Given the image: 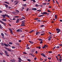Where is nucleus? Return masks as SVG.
<instances>
[{
    "label": "nucleus",
    "instance_id": "obj_1",
    "mask_svg": "<svg viewBox=\"0 0 62 62\" xmlns=\"http://www.w3.org/2000/svg\"><path fill=\"white\" fill-rule=\"evenodd\" d=\"M4 4L6 8H8V9H10V8H11V7L10 6H8V5L5 4Z\"/></svg>",
    "mask_w": 62,
    "mask_h": 62
},
{
    "label": "nucleus",
    "instance_id": "obj_2",
    "mask_svg": "<svg viewBox=\"0 0 62 62\" xmlns=\"http://www.w3.org/2000/svg\"><path fill=\"white\" fill-rule=\"evenodd\" d=\"M41 14H43V15H45V14H47V15H49V13H47L46 12H44L43 13H41Z\"/></svg>",
    "mask_w": 62,
    "mask_h": 62
},
{
    "label": "nucleus",
    "instance_id": "obj_3",
    "mask_svg": "<svg viewBox=\"0 0 62 62\" xmlns=\"http://www.w3.org/2000/svg\"><path fill=\"white\" fill-rule=\"evenodd\" d=\"M4 53H5L6 55H7V56H9V55H8V51H5Z\"/></svg>",
    "mask_w": 62,
    "mask_h": 62
},
{
    "label": "nucleus",
    "instance_id": "obj_4",
    "mask_svg": "<svg viewBox=\"0 0 62 62\" xmlns=\"http://www.w3.org/2000/svg\"><path fill=\"white\" fill-rule=\"evenodd\" d=\"M56 31H57V33H59L60 31V29H59V28H57L56 29Z\"/></svg>",
    "mask_w": 62,
    "mask_h": 62
},
{
    "label": "nucleus",
    "instance_id": "obj_5",
    "mask_svg": "<svg viewBox=\"0 0 62 62\" xmlns=\"http://www.w3.org/2000/svg\"><path fill=\"white\" fill-rule=\"evenodd\" d=\"M0 22L1 23H2L3 24H4V25H6V23H4V22L0 20Z\"/></svg>",
    "mask_w": 62,
    "mask_h": 62
},
{
    "label": "nucleus",
    "instance_id": "obj_6",
    "mask_svg": "<svg viewBox=\"0 0 62 62\" xmlns=\"http://www.w3.org/2000/svg\"><path fill=\"white\" fill-rule=\"evenodd\" d=\"M5 49H6L7 51H8V52H11V50L10 49H9V48H7V47H6V48H5Z\"/></svg>",
    "mask_w": 62,
    "mask_h": 62
},
{
    "label": "nucleus",
    "instance_id": "obj_7",
    "mask_svg": "<svg viewBox=\"0 0 62 62\" xmlns=\"http://www.w3.org/2000/svg\"><path fill=\"white\" fill-rule=\"evenodd\" d=\"M40 54L42 55V56H44V57H46V56L45 55V54H43V53H41Z\"/></svg>",
    "mask_w": 62,
    "mask_h": 62
},
{
    "label": "nucleus",
    "instance_id": "obj_8",
    "mask_svg": "<svg viewBox=\"0 0 62 62\" xmlns=\"http://www.w3.org/2000/svg\"><path fill=\"white\" fill-rule=\"evenodd\" d=\"M16 32H22V30L20 29H18L16 31Z\"/></svg>",
    "mask_w": 62,
    "mask_h": 62
},
{
    "label": "nucleus",
    "instance_id": "obj_9",
    "mask_svg": "<svg viewBox=\"0 0 62 62\" xmlns=\"http://www.w3.org/2000/svg\"><path fill=\"white\" fill-rule=\"evenodd\" d=\"M1 16H2V17L3 18H6V14H5L4 15H1Z\"/></svg>",
    "mask_w": 62,
    "mask_h": 62
},
{
    "label": "nucleus",
    "instance_id": "obj_10",
    "mask_svg": "<svg viewBox=\"0 0 62 62\" xmlns=\"http://www.w3.org/2000/svg\"><path fill=\"white\" fill-rule=\"evenodd\" d=\"M40 34V32H37L36 33V35H37V36H39V35Z\"/></svg>",
    "mask_w": 62,
    "mask_h": 62
},
{
    "label": "nucleus",
    "instance_id": "obj_11",
    "mask_svg": "<svg viewBox=\"0 0 62 62\" xmlns=\"http://www.w3.org/2000/svg\"><path fill=\"white\" fill-rule=\"evenodd\" d=\"M9 30L10 31L11 34H13V32H12V30H11L10 28H9Z\"/></svg>",
    "mask_w": 62,
    "mask_h": 62
},
{
    "label": "nucleus",
    "instance_id": "obj_12",
    "mask_svg": "<svg viewBox=\"0 0 62 62\" xmlns=\"http://www.w3.org/2000/svg\"><path fill=\"white\" fill-rule=\"evenodd\" d=\"M31 10H36L37 8H31Z\"/></svg>",
    "mask_w": 62,
    "mask_h": 62
},
{
    "label": "nucleus",
    "instance_id": "obj_13",
    "mask_svg": "<svg viewBox=\"0 0 62 62\" xmlns=\"http://www.w3.org/2000/svg\"><path fill=\"white\" fill-rule=\"evenodd\" d=\"M51 37H52V36H50L49 37V39H48V41H50V40H51L50 39L51 38Z\"/></svg>",
    "mask_w": 62,
    "mask_h": 62
},
{
    "label": "nucleus",
    "instance_id": "obj_14",
    "mask_svg": "<svg viewBox=\"0 0 62 62\" xmlns=\"http://www.w3.org/2000/svg\"><path fill=\"white\" fill-rule=\"evenodd\" d=\"M19 22V19H18L16 20V23H18Z\"/></svg>",
    "mask_w": 62,
    "mask_h": 62
},
{
    "label": "nucleus",
    "instance_id": "obj_15",
    "mask_svg": "<svg viewBox=\"0 0 62 62\" xmlns=\"http://www.w3.org/2000/svg\"><path fill=\"white\" fill-rule=\"evenodd\" d=\"M0 44L2 46H4V44L3 43V42H2L1 43H0Z\"/></svg>",
    "mask_w": 62,
    "mask_h": 62
},
{
    "label": "nucleus",
    "instance_id": "obj_16",
    "mask_svg": "<svg viewBox=\"0 0 62 62\" xmlns=\"http://www.w3.org/2000/svg\"><path fill=\"white\" fill-rule=\"evenodd\" d=\"M2 21H5H5H6L7 20H6L5 19L3 18L2 19Z\"/></svg>",
    "mask_w": 62,
    "mask_h": 62
},
{
    "label": "nucleus",
    "instance_id": "obj_17",
    "mask_svg": "<svg viewBox=\"0 0 62 62\" xmlns=\"http://www.w3.org/2000/svg\"><path fill=\"white\" fill-rule=\"evenodd\" d=\"M1 35L2 36V37H4V34H3V33H1Z\"/></svg>",
    "mask_w": 62,
    "mask_h": 62
},
{
    "label": "nucleus",
    "instance_id": "obj_18",
    "mask_svg": "<svg viewBox=\"0 0 62 62\" xmlns=\"http://www.w3.org/2000/svg\"><path fill=\"white\" fill-rule=\"evenodd\" d=\"M4 45L5 46H6V47H8V45L6 43L4 44Z\"/></svg>",
    "mask_w": 62,
    "mask_h": 62
},
{
    "label": "nucleus",
    "instance_id": "obj_19",
    "mask_svg": "<svg viewBox=\"0 0 62 62\" xmlns=\"http://www.w3.org/2000/svg\"><path fill=\"white\" fill-rule=\"evenodd\" d=\"M38 40H39V41H42L43 40L39 38L38 39Z\"/></svg>",
    "mask_w": 62,
    "mask_h": 62
},
{
    "label": "nucleus",
    "instance_id": "obj_20",
    "mask_svg": "<svg viewBox=\"0 0 62 62\" xmlns=\"http://www.w3.org/2000/svg\"><path fill=\"white\" fill-rule=\"evenodd\" d=\"M22 6L23 7H26V4H23Z\"/></svg>",
    "mask_w": 62,
    "mask_h": 62
},
{
    "label": "nucleus",
    "instance_id": "obj_21",
    "mask_svg": "<svg viewBox=\"0 0 62 62\" xmlns=\"http://www.w3.org/2000/svg\"><path fill=\"white\" fill-rule=\"evenodd\" d=\"M29 42H30L31 44H33L34 43V42H33L30 41H29Z\"/></svg>",
    "mask_w": 62,
    "mask_h": 62
},
{
    "label": "nucleus",
    "instance_id": "obj_22",
    "mask_svg": "<svg viewBox=\"0 0 62 62\" xmlns=\"http://www.w3.org/2000/svg\"><path fill=\"white\" fill-rule=\"evenodd\" d=\"M59 62H61L62 61V59L61 58H59Z\"/></svg>",
    "mask_w": 62,
    "mask_h": 62
},
{
    "label": "nucleus",
    "instance_id": "obj_23",
    "mask_svg": "<svg viewBox=\"0 0 62 62\" xmlns=\"http://www.w3.org/2000/svg\"><path fill=\"white\" fill-rule=\"evenodd\" d=\"M34 51H35V50H34V49H32L31 50V53H33V52H34Z\"/></svg>",
    "mask_w": 62,
    "mask_h": 62
},
{
    "label": "nucleus",
    "instance_id": "obj_24",
    "mask_svg": "<svg viewBox=\"0 0 62 62\" xmlns=\"http://www.w3.org/2000/svg\"><path fill=\"white\" fill-rule=\"evenodd\" d=\"M5 3H6V4H9V2H8V1H5L4 2Z\"/></svg>",
    "mask_w": 62,
    "mask_h": 62
},
{
    "label": "nucleus",
    "instance_id": "obj_25",
    "mask_svg": "<svg viewBox=\"0 0 62 62\" xmlns=\"http://www.w3.org/2000/svg\"><path fill=\"white\" fill-rule=\"evenodd\" d=\"M31 1H33V2H34V3H36V1H35V0H31Z\"/></svg>",
    "mask_w": 62,
    "mask_h": 62
},
{
    "label": "nucleus",
    "instance_id": "obj_26",
    "mask_svg": "<svg viewBox=\"0 0 62 62\" xmlns=\"http://www.w3.org/2000/svg\"><path fill=\"white\" fill-rule=\"evenodd\" d=\"M25 22V20L23 21L22 22V23H24Z\"/></svg>",
    "mask_w": 62,
    "mask_h": 62
},
{
    "label": "nucleus",
    "instance_id": "obj_27",
    "mask_svg": "<svg viewBox=\"0 0 62 62\" xmlns=\"http://www.w3.org/2000/svg\"><path fill=\"white\" fill-rule=\"evenodd\" d=\"M37 21H38V22H40L41 20H39V19H37Z\"/></svg>",
    "mask_w": 62,
    "mask_h": 62
},
{
    "label": "nucleus",
    "instance_id": "obj_28",
    "mask_svg": "<svg viewBox=\"0 0 62 62\" xmlns=\"http://www.w3.org/2000/svg\"><path fill=\"white\" fill-rule=\"evenodd\" d=\"M0 28L1 29H2L3 28V27L1 26V25L0 24Z\"/></svg>",
    "mask_w": 62,
    "mask_h": 62
},
{
    "label": "nucleus",
    "instance_id": "obj_29",
    "mask_svg": "<svg viewBox=\"0 0 62 62\" xmlns=\"http://www.w3.org/2000/svg\"><path fill=\"white\" fill-rule=\"evenodd\" d=\"M27 61L29 62H31V60H30V59H28Z\"/></svg>",
    "mask_w": 62,
    "mask_h": 62
},
{
    "label": "nucleus",
    "instance_id": "obj_30",
    "mask_svg": "<svg viewBox=\"0 0 62 62\" xmlns=\"http://www.w3.org/2000/svg\"><path fill=\"white\" fill-rule=\"evenodd\" d=\"M46 47V45H45L42 48L43 49H44L45 47Z\"/></svg>",
    "mask_w": 62,
    "mask_h": 62
},
{
    "label": "nucleus",
    "instance_id": "obj_31",
    "mask_svg": "<svg viewBox=\"0 0 62 62\" xmlns=\"http://www.w3.org/2000/svg\"><path fill=\"white\" fill-rule=\"evenodd\" d=\"M12 49H15V47L14 46H13L12 47Z\"/></svg>",
    "mask_w": 62,
    "mask_h": 62
},
{
    "label": "nucleus",
    "instance_id": "obj_32",
    "mask_svg": "<svg viewBox=\"0 0 62 62\" xmlns=\"http://www.w3.org/2000/svg\"><path fill=\"white\" fill-rule=\"evenodd\" d=\"M6 16L8 17V18H9V16L6 14Z\"/></svg>",
    "mask_w": 62,
    "mask_h": 62
},
{
    "label": "nucleus",
    "instance_id": "obj_33",
    "mask_svg": "<svg viewBox=\"0 0 62 62\" xmlns=\"http://www.w3.org/2000/svg\"><path fill=\"white\" fill-rule=\"evenodd\" d=\"M35 6L36 7H39V6L38 5V4H36L35 5Z\"/></svg>",
    "mask_w": 62,
    "mask_h": 62
},
{
    "label": "nucleus",
    "instance_id": "obj_34",
    "mask_svg": "<svg viewBox=\"0 0 62 62\" xmlns=\"http://www.w3.org/2000/svg\"><path fill=\"white\" fill-rule=\"evenodd\" d=\"M29 54L31 55V56H33V55H33L32 54L30 53Z\"/></svg>",
    "mask_w": 62,
    "mask_h": 62
},
{
    "label": "nucleus",
    "instance_id": "obj_35",
    "mask_svg": "<svg viewBox=\"0 0 62 62\" xmlns=\"http://www.w3.org/2000/svg\"><path fill=\"white\" fill-rule=\"evenodd\" d=\"M18 3H19V2L17 1L16 2L15 4V5H16L18 4Z\"/></svg>",
    "mask_w": 62,
    "mask_h": 62
},
{
    "label": "nucleus",
    "instance_id": "obj_36",
    "mask_svg": "<svg viewBox=\"0 0 62 62\" xmlns=\"http://www.w3.org/2000/svg\"><path fill=\"white\" fill-rule=\"evenodd\" d=\"M44 26V25H41L40 27H43V26Z\"/></svg>",
    "mask_w": 62,
    "mask_h": 62
},
{
    "label": "nucleus",
    "instance_id": "obj_37",
    "mask_svg": "<svg viewBox=\"0 0 62 62\" xmlns=\"http://www.w3.org/2000/svg\"><path fill=\"white\" fill-rule=\"evenodd\" d=\"M44 31H43V30H42V31H41V33H44Z\"/></svg>",
    "mask_w": 62,
    "mask_h": 62
},
{
    "label": "nucleus",
    "instance_id": "obj_38",
    "mask_svg": "<svg viewBox=\"0 0 62 62\" xmlns=\"http://www.w3.org/2000/svg\"><path fill=\"white\" fill-rule=\"evenodd\" d=\"M23 54H27L26 53L24 52H23Z\"/></svg>",
    "mask_w": 62,
    "mask_h": 62
},
{
    "label": "nucleus",
    "instance_id": "obj_39",
    "mask_svg": "<svg viewBox=\"0 0 62 62\" xmlns=\"http://www.w3.org/2000/svg\"><path fill=\"white\" fill-rule=\"evenodd\" d=\"M9 44H12V43L11 42H9Z\"/></svg>",
    "mask_w": 62,
    "mask_h": 62
},
{
    "label": "nucleus",
    "instance_id": "obj_40",
    "mask_svg": "<svg viewBox=\"0 0 62 62\" xmlns=\"http://www.w3.org/2000/svg\"><path fill=\"white\" fill-rule=\"evenodd\" d=\"M54 17L55 19H57V16H56V15Z\"/></svg>",
    "mask_w": 62,
    "mask_h": 62
},
{
    "label": "nucleus",
    "instance_id": "obj_41",
    "mask_svg": "<svg viewBox=\"0 0 62 62\" xmlns=\"http://www.w3.org/2000/svg\"><path fill=\"white\" fill-rule=\"evenodd\" d=\"M52 51H48V53L49 54H50V53H52Z\"/></svg>",
    "mask_w": 62,
    "mask_h": 62
},
{
    "label": "nucleus",
    "instance_id": "obj_42",
    "mask_svg": "<svg viewBox=\"0 0 62 62\" xmlns=\"http://www.w3.org/2000/svg\"><path fill=\"white\" fill-rule=\"evenodd\" d=\"M13 59L10 60V62H12Z\"/></svg>",
    "mask_w": 62,
    "mask_h": 62
},
{
    "label": "nucleus",
    "instance_id": "obj_43",
    "mask_svg": "<svg viewBox=\"0 0 62 62\" xmlns=\"http://www.w3.org/2000/svg\"><path fill=\"white\" fill-rule=\"evenodd\" d=\"M44 34H45V33L41 34V36H43L44 35Z\"/></svg>",
    "mask_w": 62,
    "mask_h": 62
},
{
    "label": "nucleus",
    "instance_id": "obj_44",
    "mask_svg": "<svg viewBox=\"0 0 62 62\" xmlns=\"http://www.w3.org/2000/svg\"><path fill=\"white\" fill-rule=\"evenodd\" d=\"M43 16V15H41L40 16H38V17H41V16Z\"/></svg>",
    "mask_w": 62,
    "mask_h": 62
},
{
    "label": "nucleus",
    "instance_id": "obj_45",
    "mask_svg": "<svg viewBox=\"0 0 62 62\" xmlns=\"http://www.w3.org/2000/svg\"><path fill=\"white\" fill-rule=\"evenodd\" d=\"M4 35H6V36H8V34H7V33H5Z\"/></svg>",
    "mask_w": 62,
    "mask_h": 62
},
{
    "label": "nucleus",
    "instance_id": "obj_46",
    "mask_svg": "<svg viewBox=\"0 0 62 62\" xmlns=\"http://www.w3.org/2000/svg\"><path fill=\"white\" fill-rule=\"evenodd\" d=\"M27 45L26 46V48H27V47H28V46H29V45H28V44H27Z\"/></svg>",
    "mask_w": 62,
    "mask_h": 62
},
{
    "label": "nucleus",
    "instance_id": "obj_47",
    "mask_svg": "<svg viewBox=\"0 0 62 62\" xmlns=\"http://www.w3.org/2000/svg\"><path fill=\"white\" fill-rule=\"evenodd\" d=\"M26 49H28V50H29V49H30V48H29V47H26Z\"/></svg>",
    "mask_w": 62,
    "mask_h": 62
},
{
    "label": "nucleus",
    "instance_id": "obj_48",
    "mask_svg": "<svg viewBox=\"0 0 62 62\" xmlns=\"http://www.w3.org/2000/svg\"><path fill=\"white\" fill-rule=\"evenodd\" d=\"M56 48H57V49H59V48H60V47L59 46H57L56 47Z\"/></svg>",
    "mask_w": 62,
    "mask_h": 62
},
{
    "label": "nucleus",
    "instance_id": "obj_49",
    "mask_svg": "<svg viewBox=\"0 0 62 62\" xmlns=\"http://www.w3.org/2000/svg\"><path fill=\"white\" fill-rule=\"evenodd\" d=\"M46 3H44L42 4L46 5Z\"/></svg>",
    "mask_w": 62,
    "mask_h": 62
},
{
    "label": "nucleus",
    "instance_id": "obj_50",
    "mask_svg": "<svg viewBox=\"0 0 62 62\" xmlns=\"http://www.w3.org/2000/svg\"><path fill=\"white\" fill-rule=\"evenodd\" d=\"M47 11L48 12H50V11L49 10V9Z\"/></svg>",
    "mask_w": 62,
    "mask_h": 62
},
{
    "label": "nucleus",
    "instance_id": "obj_51",
    "mask_svg": "<svg viewBox=\"0 0 62 62\" xmlns=\"http://www.w3.org/2000/svg\"><path fill=\"white\" fill-rule=\"evenodd\" d=\"M21 25V26L22 27V26H25V25Z\"/></svg>",
    "mask_w": 62,
    "mask_h": 62
},
{
    "label": "nucleus",
    "instance_id": "obj_52",
    "mask_svg": "<svg viewBox=\"0 0 62 62\" xmlns=\"http://www.w3.org/2000/svg\"><path fill=\"white\" fill-rule=\"evenodd\" d=\"M18 62H21V61H20V60H19L18 61Z\"/></svg>",
    "mask_w": 62,
    "mask_h": 62
},
{
    "label": "nucleus",
    "instance_id": "obj_53",
    "mask_svg": "<svg viewBox=\"0 0 62 62\" xmlns=\"http://www.w3.org/2000/svg\"><path fill=\"white\" fill-rule=\"evenodd\" d=\"M35 53L36 54H37L38 53L37 51H36Z\"/></svg>",
    "mask_w": 62,
    "mask_h": 62
},
{
    "label": "nucleus",
    "instance_id": "obj_54",
    "mask_svg": "<svg viewBox=\"0 0 62 62\" xmlns=\"http://www.w3.org/2000/svg\"><path fill=\"white\" fill-rule=\"evenodd\" d=\"M48 46V45H46V48H47Z\"/></svg>",
    "mask_w": 62,
    "mask_h": 62
},
{
    "label": "nucleus",
    "instance_id": "obj_55",
    "mask_svg": "<svg viewBox=\"0 0 62 62\" xmlns=\"http://www.w3.org/2000/svg\"><path fill=\"white\" fill-rule=\"evenodd\" d=\"M37 11H41V10H38Z\"/></svg>",
    "mask_w": 62,
    "mask_h": 62
},
{
    "label": "nucleus",
    "instance_id": "obj_56",
    "mask_svg": "<svg viewBox=\"0 0 62 62\" xmlns=\"http://www.w3.org/2000/svg\"><path fill=\"white\" fill-rule=\"evenodd\" d=\"M38 48L39 49H41V47H40V46H39L38 47Z\"/></svg>",
    "mask_w": 62,
    "mask_h": 62
},
{
    "label": "nucleus",
    "instance_id": "obj_57",
    "mask_svg": "<svg viewBox=\"0 0 62 62\" xmlns=\"http://www.w3.org/2000/svg\"><path fill=\"white\" fill-rule=\"evenodd\" d=\"M15 60H14L13 59V61L12 62H15Z\"/></svg>",
    "mask_w": 62,
    "mask_h": 62
},
{
    "label": "nucleus",
    "instance_id": "obj_58",
    "mask_svg": "<svg viewBox=\"0 0 62 62\" xmlns=\"http://www.w3.org/2000/svg\"><path fill=\"white\" fill-rule=\"evenodd\" d=\"M42 42H43V41H40V44H41V43H42Z\"/></svg>",
    "mask_w": 62,
    "mask_h": 62
},
{
    "label": "nucleus",
    "instance_id": "obj_59",
    "mask_svg": "<svg viewBox=\"0 0 62 62\" xmlns=\"http://www.w3.org/2000/svg\"><path fill=\"white\" fill-rule=\"evenodd\" d=\"M8 25H9V26H11V24H10L9 23L8 24Z\"/></svg>",
    "mask_w": 62,
    "mask_h": 62
},
{
    "label": "nucleus",
    "instance_id": "obj_60",
    "mask_svg": "<svg viewBox=\"0 0 62 62\" xmlns=\"http://www.w3.org/2000/svg\"><path fill=\"white\" fill-rule=\"evenodd\" d=\"M16 12H19V11H18V10H16Z\"/></svg>",
    "mask_w": 62,
    "mask_h": 62
},
{
    "label": "nucleus",
    "instance_id": "obj_61",
    "mask_svg": "<svg viewBox=\"0 0 62 62\" xmlns=\"http://www.w3.org/2000/svg\"><path fill=\"white\" fill-rule=\"evenodd\" d=\"M3 62H6V61L4 60H3L2 61Z\"/></svg>",
    "mask_w": 62,
    "mask_h": 62
},
{
    "label": "nucleus",
    "instance_id": "obj_62",
    "mask_svg": "<svg viewBox=\"0 0 62 62\" xmlns=\"http://www.w3.org/2000/svg\"><path fill=\"white\" fill-rule=\"evenodd\" d=\"M59 45L61 46H62V44H59Z\"/></svg>",
    "mask_w": 62,
    "mask_h": 62
},
{
    "label": "nucleus",
    "instance_id": "obj_63",
    "mask_svg": "<svg viewBox=\"0 0 62 62\" xmlns=\"http://www.w3.org/2000/svg\"><path fill=\"white\" fill-rule=\"evenodd\" d=\"M22 19H23V20H24V19H25V18H24V17H22Z\"/></svg>",
    "mask_w": 62,
    "mask_h": 62
},
{
    "label": "nucleus",
    "instance_id": "obj_64",
    "mask_svg": "<svg viewBox=\"0 0 62 62\" xmlns=\"http://www.w3.org/2000/svg\"><path fill=\"white\" fill-rule=\"evenodd\" d=\"M29 8H27V10H26V11H28V10H29Z\"/></svg>",
    "mask_w": 62,
    "mask_h": 62
}]
</instances>
